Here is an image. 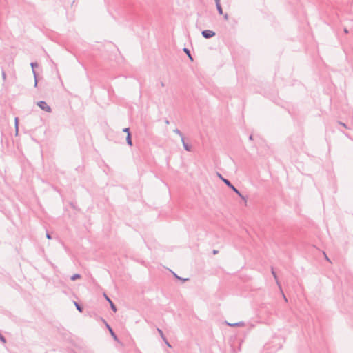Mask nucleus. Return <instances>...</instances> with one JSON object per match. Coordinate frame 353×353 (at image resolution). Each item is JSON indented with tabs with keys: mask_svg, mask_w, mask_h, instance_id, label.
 <instances>
[{
	"mask_svg": "<svg viewBox=\"0 0 353 353\" xmlns=\"http://www.w3.org/2000/svg\"><path fill=\"white\" fill-rule=\"evenodd\" d=\"M165 124H167V125H168V124L170 123L169 121H168V120H167V119L165 121Z\"/></svg>",
	"mask_w": 353,
	"mask_h": 353,
	"instance_id": "nucleus-31",
	"label": "nucleus"
},
{
	"mask_svg": "<svg viewBox=\"0 0 353 353\" xmlns=\"http://www.w3.org/2000/svg\"><path fill=\"white\" fill-rule=\"evenodd\" d=\"M181 141H182V143H183V148L184 149L186 150V151H188V152H190L191 150H192V147L191 145H188V143H186L184 141V137H182L181 139Z\"/></svg>",
	"mask_w": 353,
	"mask_h": 353,
	"instance_id": "nucleus-6",
	"label": "nucleus"
},
{
	"mask_svg": "<svg viewBox=\"0 0 353 353\" xmlns=\"http://www.w3.org/2000/svg\"><path fill=\"white\" fill-rule=\"evenodd\" d=\"M224 19H225V20H228V14H224Z\"/></svg>",
	"mask_w": 353,
	"mask_h": 353,
	"instance_id": "nucleus-24",
	"label": "nucleus"
},
{
	"mask_svg": "<svg viewBox=\"0 0 353 353\" xmlns=\"http://www.w3.org/2000/svg\"><path fill=\"white\" fill-rule=\"evenodd\" d=\"M216 9H217L218 12L220 14H223V9L221 8V3L216 4Z\"/></svg>",
	"mask_w": 353,
	"mask_h": 353,
	"instance_id": "nucleus-14",
	"label": "nucleus"
},
{
	"mask_svg": "<svg viewBox=\"0 0 353 353\" xmlns=\"http://www.w3.org/2000/svg\"><path fill=\"white\" fill-rule=\"evenodd\" d=\"M37 105L43 111L46 112H51L52 109L47 104L46 101H41L37 103Z\"/></svg>",
	"mask_w": 353,
	"mask_h": 353,
	"instance_id": "nucleus-2",
	"label": "nucleus"
},
{
	"mask_svg": "<svg viewBox=\"0 0 353 353\" xmlns=\"http://www.w3.org/2000/svg\"><path fill=\"white\" fill-rule=\"evenodd\" d=\"M174 132L177 134H179L181 137V139H182V137H183V134L181 133V132L179 129L174 130Z\"/></svg>",
	"mask_w": 353,
	"mask_h": 353,
	"instance_id": "nucleus-17",
	"label": "nucleus"
},
{
	"mask_svg": "<svg viewBox=\"0 0 353 353\" xmlns=\"http://www.w3.org/2000/svg\"><path fill=\"white\" fill-rule=\"evenodd\" d=\"M107 327L108 328L112 336L114 338V339L115 341H118V338L117 336V335L115 334V333L114 332V331L112 330V329L108 325H107Z\"/></svg>",
	"mask_w": 353,
	"mask_h": 353,
	"instance_id": "nucleus-9",
	"label": "nucleus"
},
{
	"mask_svg": "<svg viewBox=\"0 0 353 353\" xmlns=\"http://www.w3.org/2000/svg\"><path fill=\"white\" fill-rule=\"evenodd\" d=\"M80 277H81V275H80V274H74V275H72V276H71L70 279H71L72 281H75V280H77V279H79Z\"/></svg>",
	"mask_w": 353,
	"mask_h": 353,
	"instance_id": "nucleus-15",
	"label": "nucleus"
},
{
	"mask_svg": "<svg viewBox=\"0 0 353 353\" xmlns=\"http://www.w3.org/2000/svg\"><path fill=\"white\" fill-rule=\"evenodd\" d=\"M165 343H166V345H167L168 347H171L170 344L168 342V341H167V340H166V341H165Z\"/></svg>",
	"mask_w": 353,
	"mask_h": 353,
	"instance_id": "nucleus-25",
	"label": "nucleus"
},
{
	"mask_svg": "<svg viewBox=\"0 0 353 353\" xmlns=\"http://www.w3.org/2000/svg\"><path fill=\"white\" fill-rule=\"evenodd\" d=\"M272 274L273 275L274 278L275 279L277 285H279V287L280 290H281V285H280V283H279V281H278V279H277V275H276V272H274V269H273V268H272Z\"/></svg>",
	"mask_w": 353,
	"mask_h": 353,
	"instance_id": "nucleus-8",
	"label": "nucleus"
},
{
	"mask_svg": "<svg viewBox=\"0 0 353 353\" xmlns=\"http://www.w3.org/2000/svg\"><path fill=\"white\" fill-rule=\"evenodd\" d=\"M46 238L48 239H52L51 235L48 232L46 233Z\"/></svg>",
	"mask_w": 353,
	"mask_h": 353,
	"instance_id": "nucleus-22",
	"label": "nucleus"
},
{
	"mask_svg": "<svg viewBox=\"0 0 353 353\" xmlns=\"http://www.w3.org/2000/svg\"><path fill=\"white\" fill-rule=\"evenodd\" d=\"M183 51L188 55V57L190 58V59L191 61H192L193 58L192 57V55L190 54V51L188 48H183Z\"/></svg>",
	"mask_w": 353,
	"mask_h": 353,
	"instance_id": "nucleus-11",
	"label": "nucleus"
},
{
	"mask_svg": "<svg viewBox=\"0 0 353 353\" xmlns=\"http://www.w3.org/2000/svg\"><path fill=\"white\" fill-rule=\"evenodd\" d=\"M174 275L176 278H177L178 279H181L179 276H178V275H176V274L174 273Z\"/></svg>",
	"mask_w": 353,
	"mask_h": 353,
	"instance_id": "nucleus-28",
	"label": "nucleus"
},
{
	"mask_svg": "<svg viewBox=\"0 0 353 353\" xmlns=\"http://www.w3.org/2000/svg\"><path fill=\"white\" fill-rule=\"evenodd\" d=\"M0 341L3 343H6V340L5 337L1 333H0Z\"/></svg>",
	"mask_w": 353,
	"mask_h": 353,
	"instance_id": "nucleus-18",
	"label": "nucleus"
},
{
	"mask_svg": "<svg viewBox=\"0 0 353 353\" xmlns=\"http://www.w3.org/2000/svg\"><path fill=\"white\" fill-rule=\"evenodd\" d=\"M281 291H282V290H281ZM282 292V294H283L285 301H288V299H287L286 296H285V294H283V292Z\"/></svg>",
	"mask_w": 353,
	"mask_h": 353,
	"instance_id": "nucleus-23",
	"label": "nucleus"
},
{
	"mask_svg": "<svg viewBox=\"0 0 353 353\" xmlns=\"http://www.w3.org/2000/svg\"><path fill=\"white\" fill-rule=\"evenodd\" d=\"M201 34L204 38L210 39L215 35V32L212 30H205L202 31Z\"/></svg>",
	"mask_w": 353,
	"mask_h": 353,
	"instance_id": "nucleus-4",
	"label": "nucleus"
},
{
	"mask_svg": "<svg viewBox=\"0 0 353 353\" xmlns=\"http://www.w3.org/2000/svg\"><path fill=\"white\" fill-rule=\"evenodd\" d=\"M126 142H127L128 145H129L130 146L132 145L130 132H128V134H127Z\"/></svg>",
	"mask_w": 353,
	"mask_h": 353,
	"instance_id": "nucleus-10",
	"label": "nucleus"
},
{
	"mask_svg": "<svg viewBox=\"0 0 353 353\" xmlns=\"http://www.w3.org/2000/svg\"><path fill=\"white\" fill-rule=\"evenodd\" d=\"M217 253H218V250H213V254H216Z\"/></svg>",
	"mask_w": 353,
	"mask_h": 353,
	"instance_id": "nucleus-27",
	"label": "nucleus"
},
{
	"mask_svg": "<svg viewBox=\"0 0 353 353\" xmlns=\"http://www.w3.org/2000/svg\"><path fill=\"white\" fill-rule=\"evenodd\" d=\"M214 1H215L216 4L220 3V0H214Z\"/></svg>",
	"mask_w": 353,
	"mask_h": 353,
	"instance_id": "nucleus-29",
	"label": "nucleus"
},
{
	"mask_svg": "<svg viewBox=\"0 0 353 353\" xmlns=\"http://www.w3.org/2000/svg\"><path fill=\"white\" fill-rule=\"evenodd\" d=\"M104 296H105V299L109 302V304L110 305V307L112 310V311L116 312L117 311V309L115 305L113 303V302L111 301V299L106 294H104Z\"/></svg>",
	"mask_w": 353,
	"mask_h": 353,
	"instance_id": "nucleus-5",
	"label": "nucleus"
},
{
	"mask_svg": "<svg viewBox=\"0 0 353 353\" xmlns=\"http://www.w3.org/2000/svg\"><path fill=\"white\" fill-rule=\"evenodd\" d=\"M249 139H250V140H252V139H253V136H252V134H251V135H250V137H249Z\"/></svg>",
	"mask_w": 353,
	"mask_h": 353,
	"instance_id": "nucleus-30",
	"label": "nucleus"
},
{
	"mask_svg": "<svg viewBox=\"0 0 353 353\" xmlns=\"http://www.w3.org/2000/svg\"><path fill=\"white\" fill-rule=\"evenodd\" d=\"M339 124L341 125L343 127H344L345 128H347V125L344 123H343V122L339 121Z\"/></svg>",
	"mask_w": 353,
	"mask_h": 353,
	"instance_id": "nucleus-20",
	"label": "nucleus"
},
{
	"mask_svg": "<svg viewBox=\"0 0 353 353\" xmlns=\"http://www.w3.org/2000/svg\"><path fill=\"white\" fill-rule=\"evenodd\" d=\"M30 66L32 68V73H33L34 78V87H37L38 81H37V74L36 71L34 70V68L38 66V63L36 62H32L30 63Z\"/></svg>",
	"mask_w": 353,
	"mask_h": 353,
	"instance_id": "nucleus-3",
	"label": "nucleus"
},
{
	"mask_svg": "<svg viewBox=\"0 0 353 353\" xmlns=\"http://www.w3.org/2000/svg\"><path fill=\"white\" fill-rule=\"evenodd\" d=\"M344 32H345V33H348V30H347V28H345V29H344Z\"/></svg>",
	"mask_w": 353,
	"mask_h": 353,
	"instance_id": "nucleus-32",
	"label": "nucleus"
},
{
	"mask_svg": "<svg viewBox=\"0 0 353 353\" xmlns=\"http://www.w3.org/2000/svg\"><path fill=\"white\" fill-rule=\"evenodd\" d=\"M14 125H15L16 134H18V130H19V119H18V117H16L15 119H14Z\"/></svg>",
	"mask_w": 353,
	"mask_h": 353,
	"instance_id": "nucleus-12",
	"label": "nucleus"
},
{
	"mask_svg": "<svg viewBox=\"0 0 353 353\" xmlns=\"http://www.w3.org/2000/svg\"><path fill=\"white\" fill-rule=\"evenodd\" d=\"M324 255H325V259L328 261H330V259L327 256V255L325 254V253H324Z\"/></svg>",
	"mask_w": 353,
	"mask_h": 353,
	"instance_id": "nucleus-26",
	"label": "nucleus"
},
{
	"mask_svg": "<svg viewBox=\"0 0 353 353\" xmlns=\"http://www.w3.org/2000/svg\"><path fill=\"white\" fill-rule=\"evenodd\" d=\"M227 323V325H228L230 327H243L245 325V323L243 321H240V322L235 323Z\"/></svg>",
	"mask_w": 353,
	"mask_h": 353,
	"instance_id": "nucleus-7",
	"label": "nucleus"
},
{
	"mask_svg": "<svg viewBox=\"0 0 353 353\" xmlns=\"http://www.w3.org/2000/svg\"><path fill=\"white\" fill-rule=\"evenodd\" d=\"M161 85L162 87H163L165 85L163 82H161Z\"/></svg>",
	"mask_w": 353,
	"mask_h": 353,
	"instance_id": "nucleus-33",
	"label": "nucleus"
},
{
	"mask_svg": "<svg viewBox=\"0 0 353 353\" xmlns=\"http://www.w3.org/2000/svg\"><path fill=\"white\" fill-rule=\"evenodd\" d=\"M157 332L159 333V334H160L161 337L162 338V339H163L164 341H166V338H165V336H164L163 331H162L161 329L157 328Z\"/></svg>",
	"mask_w": 353,
	"mask_h": 353,
	"instance_id": "nucleus-13",
	"label": "nucleus"
},
{
	"mask_svg": "<svg viewBox=\"0 0 353 353\" xmlns=\"http://www.w3.org/2000/svg\"><path fill=\"white\" fill-rule=\"evenodd\" d=\"M123 131L124 132H127V134H128V132H130V129L128 128H125L123 130Z\"/></svg>",
	"mask_w": 353,
	"mask_h": 353,
	"instance_id": "nucleus-21",
	"label": "nucleus"
},
{
	"mask_svg": "<svg viewBox=\"0 0 353 353\" xmlns=\"http://www.w3.org/2000/svg\"><path fill=\"white\" fill-rule=\"evenodd\" d=\"M2 78H3V81H6V72L3 70H2Z\"/></svg>",
	"mask_w": 353,
	"mask_h": 353,
	"instance_id": "nucleus-19",
	"label": "nucleus"
},
{
	"mask_svg": "<svg viewBox=\"0 0 353 353\" xmlns=\"http://www.w3.org/2000/svg\"><path fill=\"white\" fill-rule=\"evenodd\" d=\"M74 305H75L76 308H77V309L80 312H81L83 311V308H82V307H81L79 303H77V302H75V301L74 302Z\"/></svg>",
	"mask_w": 353,
	"mask_h": 353,
	"instance_id": "nucleus-16",
	"label": "nucleus"
},
{
	"mask_svg": "<svg viewBox=\"0 0 353 353\" xmlns=\"http://www.w3.org/2000/svg\"><path fill=\"white\" fill-rule=\"evenodd\" d=\"M218 176L223 181V183L230 188H231L236 194L239 195L242 199L246 200L245 197L230 183L229 180L225 179L219 173H217Z\"/></svg>",
	"mask_w": 353,
	"mask_h": 353,
	"instance_id": "nucleus-1",
	"label": "nucleus"
}]
</instances>
